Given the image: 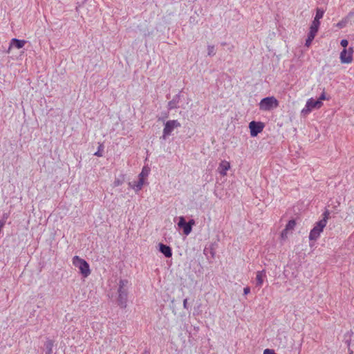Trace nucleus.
I'll return each instance as SVG.
<instances>
[{
	"instance_id": "nucleus-12",
	"label": "nucleus",
	"mask_w": 354,
	"mask_h": 354,
	"mask_svg": "<svg viewBox=\"0 0 354 354\" xmlns=\"http://www.w3.org/2000/svg\"><path fill=\"white\" fill-rule=\"evenodd\" d=\"M26 44V40H21V39L14 38L10 41V45L9 48H10L12 46H15V47L17 48V49H20V48H23Z\"/></svg>"
},
{
	"instance_id": "nucleus-30",
	"label": "nucleus",
	"mask_w": 354,
	"mask_h": 354,
	"mask_svg": "<svg viewBox=\"0 0 354 354\" xmlns=\"http://www.w3.org/2000/svg\"><path fill=\"white\" fill-rule=\"evenodd\" d=\"M187 223L190 225V227L192 228V226L195 225V221L194 219H191Z\"/></svg>"
},
{
	"instance_id": "nucleus-15",
	"label": "nucleus",
	"mask_w": 354,
	"mask_h": 354,
	"mask_svg": "<svg viewBox=\"0 0 354 354\" xmlns=\"http://www.w3.org/2000/svg\"><path fill=\"white\" fill-rule=\"evenodd\" d=\"M118 301L120 303V305L122 307H125L126 300H127V290H124L122 292H118Z\"/></svg>"
},
{
	"instance_id": "nucleus-21",
	"label": "nucleus",
	"mask_w": 354,
	"mask_h": 354,
	"mask_svg": "<svg viewBox=\"0 0 354 354\" xmlns=\"http://www.w3.org/2000/svg\"><path fill=\"white\" fill-rule=\"evenodd\" d=\"M315 35H313V34H310V33H308V37L306 40V43H305V46L306 47H310V45L312 44V42L313 41V39H315Z\"/></svg>"
},
{
	"instance_id": "nucleus-7",
	"label": "nucleus",
	"mask_w": 354,
	"mask_h": 354,
	"mask_svg": "<svg viewBox=\"0 0 354 354\" xmlns=\"http://www.w3.org/2000/svg\"><path fill=\"white\" fill-rule=\"evenodd\" d=\"M353 48L344 49L340 53V61L342 64H350L353 62Z\"/></svg>"
},
{
	"instance_id": "nucleus-10",
	"label": "nucleus",
	"mask_w": 354,
	"mask_h": 354,
	"mask_svg": "<svg viewBox=\"0 0 354 354\" xmlns=\"http://www.w3.org/2000/svg\"><path fill=\"white\" fill-rule=\"evenodd\" d=\"M266 277V270L258 271L256 274L257 286L261 287L263 283L264 279Z\"/></svg>"
},
{
	"instance_id": "nucleus-27",
	"label": "nucleus",
	"mask_w": 354,
	"mask_h": 354,
	"mask_svg": "<svg viewBox=\"0 0 354 354\" xmlns=\"http://www.w3.org/2000/svg\"><path fill=\"white\" fill-rule=\"evenodd\" d=\"M327 100L326 97V93L324 91L319 96V97L317 100H320V102H322L323 100Z\"/></svg>"
},
{
	"instance_id": "nucleus-18",
	"label": "nucleus",
	"mask_w": 354,
	"mask_h": 354,
	"mask_svg": "<svg viewBox=\"0 0 354 354\" xmlns=\"http://www.w3.org/2000/svg\"><path fill=\"white\" fill-rule=\"evenodd\" d=\"M128 283L129 281L126 279L120 280L119 282L118 292L126 290V287L127 286Z\"/></svg>"
},
{
	"instance_id": "nucleus-31",
	"label": "nucleus",
	"mask_w": 354,
	"mask_h": 354,
	"mask_svg": "<svg viewBox=\"0 0 354 354\" xmlns=\"http://www.w3.org/2000/svg\"><path fill=\"white\" fill-rule=\"evenodd\" d=\"M114 184H115V186H118V185H120V181H119V180H115V181L114 182Z\"/></svg>"
},
{
	"instance_id": "nucleus-32",
	"label": "nucleus",
	"mask_w": 354,
	"mask_h": 354,
	"mask_svg": "<svg viewBox=\"0 0 354 354\" xmlns=\"http://www.w3.org/2000/svg\"><path fill=\"white\" fill-rule=\"evenodd\" d=\"M348 354H354L353 351L352 350H351L350 348L348 349Z\"/></svg>"
},
{
	"instance_id": "nucleus-1",
	"label": "nucleus",
	"mask_w": 354,
	"mask_h": 354,
	"mask_svg": "<svg viewBox=\"0 0 354 354\" xmlns=\"http://www.w3.org/2000/svg\"><path fill=\"white\" fill-rule=\"evenodd\" d=\"M73 266L77 268L80 272L84 277H87L91 274V270L88 263L79 256L73 257L72 259Z\"/></svg>"
},
{
	"instance_id": "nucleus-33",
	"label": "nucleus",
	"mask_w": 354,
	"mask_h": 354,
	"mask_svg": "<svg viewBox=\"0 0 354 354\" xmlns=\"http://www.w3.org/2000/svg\"><path fill=\"white\" fill-rule=\"evenodd\" d=\"M186 302H187V300L185 299V300L184 301V305H185V304H186Z\"/></svg>"
},
{
	"instance_id": "nucleus-25",
	"label": "nucleus",
	"mask_w": 354,
	"mask_h": 354,
	"mask_svg": "<svg viewBox=\"0 0 354 354\" xmlns=\"http://www.w3.org/2000/svg\"><path fill=\"white\" fill-rule=\"evenodd\" d=\"M340 44L342 47H344V49H346V48L348 44V41L346 39H342L340 42Z\"/></svg>"
},
{
	"instance_id": "nucleus-4",
	"label": "nucleus",
	"mask_w": 354,
	"mask_h": 354,
	"mask_svg": "<svg viewBox=\"0 0 354 354\" xmlns=\"http://www.w3.org/2000/svg\"><path fill=\"white\" fill-rule=\"evenodd\" d=\"M181 124L177 120H170L166 122L162 131L163 138L170 136L175 129L180 127Z\"/></svg>"
},
{
	"instance_id": "nucleus-20",
	"label": "nucleus",
	"mask_w": 354,
	"mask_h": 354,
	"mask_svg": "<svg viewBox=\"0 0 354 354\" xmlns=\"http://www.w3.org/2000/svg\"><path fill=\"white\" fill-rule=\"evenodd\" d=\"M315 35H313V34H310V33H308V37L306 40V43H305V46L306 47H310V45L312 44V42L313 41V39H315Z\"/></svg>"
},
{
	"instance_id": "nucleus-3",
	"label": "nucleus",
	"mask_w": 354,
	"mask_h": 354,
	"mask_svg": "<svg viewBox=\"0 0 354 354\" xmlns=\"http://www.w3.org/2000/svg\"><path fill=\"white\" fill-rule=\"evenodd\" d=\"M323 106V102L310 98L307 100L305 106L302 109L301 113L304 116L309 115L313 109H319Z\"/></svg>"
},
{
	"instance_id": "nucleus-2",
	"label": "nucleus",
	"mask_w": 354,
	"mask_h": 354,
	"mask_svg": "<svg viewBox=\"0 0 354 354\" xmlns=\"http://www.w3.org/2000/svg\"><path fill=\"white\" fill-rule=\"evenodd\" d=\"M259 106L260 110L269 111L279 106V101L273 96L267 97L260 101Z\"/></svg>"
},
{
	"instance_id": "nucleus-26",
	"label": "nucleus",
	"mask_w": 354,
	"mask_h": 354,
	"mask_svg": "<svg viewBox=\"0 0 354 354\" xmlns=\"http://www.w3.org/2000/svg\"><path fill=\"white\" fill-rule=\"evenodd\" d=\"M263 354H277L274 350L266 348L263 351Z\"/></svg>"
},
{
	"instance_id": "nucleus-16",
	"label": "nucleus",
	"mask_w": 354,
	"mask_h": 354,
	"mask_svg": "<svg viewBox=\"0 0 354 354\" xmlns=\"http://www.w3.org/2000/svg\"><path fill=\"white\" fill-rule=\"evenodd\" d=\"M324 10L321 8H317L316 15L313 20H317V21H320V19L324 17Z\"/></svg>"
},
{
	"instance_id": "nucleus-24",
	"label": "nucleus",
	"mask_w": 354,
	"mask_h": 354,
	"mask_svg": "<svg viewBox=\"0 0 354 354\" xmlns=\"http://www.w3.org/2000/svg\"><path fill=\"white\" fill-rule=\"evenodd\" d=\"M288 234H289V231L286 230V228H284L281 232V234H280V237L282 240H286L288 239Z\"/></svg>"
},
{
	"instance_id": "nucleus-9",
	"label": "nucleus",
	"mask_w": 354,
	"mask_h": 354,
	"mask_svg": "<svg viewBox=\"0 0 354 354\" xmlns=\"http://www.w3.org/2000/svg\"><path fill=\"white\" fill-rule=\"evenodd\" d=\"M230 169V163L227 160H222L218 167V171L222 176L227 175V171Z\"/></svg>"
},
{
	"instance_id": "nucleus-6",
	"label": "nucleus",
	"mask_w": 354,
	"mask_h": 354,
	"mask_svg": "<svg viewBox=\"0 0 354 354\" xmlns=\"http://www.w3.org/2000/svg\"><path fill=\"white\" fill-rule=\"evenodd\" d=\"M264 124L261 122L252 121L249 124V129L250 130V136L252 137L257 136L264 129Z\"/></svg>"
},
{
	"instance_id": "nucleus-28",
	"label": "nucleus",
	"mask_w": 354,
	"mask_h": 354,
	"mask_svg": "<svg viewBox=\"0 0 354 354\" xmlns=\"http://www.w3.org/2000/svg\"><path fill=\"white\" fill-rule=\"evenodd\" d=\"M101 148H102V145H100L98 151L94 153L95 156H98V157L102 156V153L100 151Z\"/></svg>"
},
{
	"instance_id": "nucleus-8",
	"label": "nucleus",
	"mask_w": 354,
	"mask_h": 354,
	"mask_svg": "<svg viewBox=\"0 0 354 354\" xmlns=\"http://www.w3.org/2000/svg\"><path fill=\"white\" fill-rule=\"evenodd\" d=\"M178 226L180 228H182L183 230V233L185 235H188L192 232V227H190V225H189L187 223H186L185 219L183 216H180L178 218Z\"/></svg>"
},
{
	"instance_id": "nucleus-23",
	"label": "nucleus",
	"mask_w": 354,
	"mask_h": 354,
	"mask_svg": "<svg viewBox=\"0 0 354 354\" xmlns=\"http://www.w3.org/2000/svg\"><path fill=\"white\" fill-rule=\"evenodd\" d=\"M322 219H321L320 221H319V222H323L325 221V225L327 224V222H328V220L329 218V216H330V212L328 209H326L322 214Z\"/></svg>"
},
{
	"instance_id": "nucleus-22",
	"label": "nucleus",
	"mask_w": 354,
	"mask_h": 354,
	"mask_svg": "<svg viewBox=\"0 0 354 354\" xmlns=\"http://www.w3.org/2000/svg\"><path fill=\"white\" fill-rule=\"evenodd\" d=\"M348 22V17H347L342 19L340 21H339L336 24V26L339 28H342L346 26Z\"/></svg>"
},
{
	"instance_id": "nucleus-19",
	"label": "nucleus",
	"mask_w": 354,
	"mask_h": 354,
	"mask_svg": "<svg viewBox=\"0 0 354 354\" xmlns=\"http://www.w3.org/2000/svg\"><path fill=\"white\" fill-rule=\"evenodd\" d=\"M149 173V169L146 167H144L142 168L141 173L139 174V178L142 179V180H145V178L148 176Z\"/></svg>"
},
{
	"instance_id": "nucleus-11",
	"label": "nucleus",
	"mask_w": 354,
	"mask_h": 354,
	"mask_svg": "<svg viewBox=\"0 0 354 354\" xmlns=\"http://www.w3.org/2000/svg\"><path fill=\"white\" fill-rule=\"evenodd\" d=\"M159 250L162 252L166 257H171L172 256L171 249L169 246L166 245L163 243L159 244Z\"/></svg>"
},
{
	"instance_id": "nucleus-14",
	"label": "nucleus",
	"mask_w": 354,
	"mask_h": 354,
	"mask_svg": "<svg viewBox=\"0 0 354 354\" xmlns=\"http://www.w3.org/2000/svg\"><path fill=\"white\" fill-rule=\"evenodd\" d=\"M144 183H145V180H142V179H140L138 180V181L137 182H133V183H129V185L136 191V192H138L140 191L143 185H144Z\"/></svg>"
},
{
	"instance_id": "nucleus-5",
	"label": "nucleus",
	"mask_w": 354,
	"mask_h": 354,
	"mask_svg": "<svg viewBox=\"0 0 354 354\" xmlns=\"http://www.w3.org/2000/svg\"><path fill=\"white\" fill-rule=\"evenodd\" d=\"M326 226L325 221L323 222H316L313 228L309 233V239L310 241H316L320 236L321 233L324 231Z\"/></svg>"
},
{
	"instance_id": "nucleus-13",
	"label": "nucleus",
	"mask_w": 354,
	"mask_h": 354,
	"mask_svg": "<svg viewBox=\"0 0 354 354\" xmlns=\"http://www.w3.org/2000/svg\"><path fill=\"white\" fill-rule=\"evenodd\" d=\"M319 26H320V21H317V20H313L310 24L308 33L317 35V33L319 28Z\"/></svg>"
},
{
	"instance_id": "nucleus-17",
	"label": "nucleus",
	"mask_w": 354,
	"mask_h": 354,
	"mask_svg": "<svg viewBox=\"0 0 354 354\" xmlns=\"http://www.w3.org/2000/svg\"><path fill=\"white\" fill-rule=\"evenodd\" d=\"M296 226V221L294 219L290 220L286 224L285 228L286 230L290 232L292 231Z\"/></svg>"
},
{
	"instance_id": "nucleus-29",
	"label": "nucleus",
	"mask_w": 354,
	"mask_h": 354,
	"mask_svg": "<svg viewBox=\"0 0 354 354\" xmlns=\"http://www.w3.org/2000/svg\"><path fill=\"white\" fill-rule=\"evenodd\" d=\"M250 289L249 287L244 288V289H243L244 295H248L250 293Z\"/></svg>"
}]
</instances>
